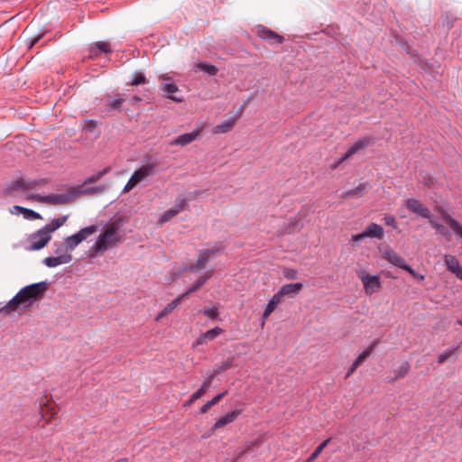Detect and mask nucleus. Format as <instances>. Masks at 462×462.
Returning <instances> with one entry per match:
<instances>
[{
    "instance_id": "nucleus-17",
    "label": "nucleus",
    "mask_w": 462,
    "mask_h": 462,
    "mask_svg": "<svg viewBox=\"0 0 462 462\" xmlns=\"http://www.w3.org/2000/svg\"><path fill=\"white\" fill-rule=\"evenodd\" d=\"M242 110H243V107H241L236 112V116L233 118H230L228 120H226V121L217 125L212 130L213 134H226V133L230 132L233 129L236 120L241 116Z\"/></svg>"
},
{
    "instance_id": "nucleus-18",
    "label": "nucleus",
    "mask_w": 462,
    "mask_h": 462,
    "mask_svg": "<svg viewBox=\"0 0 462 462\" xmlns=\"http://www.w3.org/2000/svg\"><path fill=\"white\" fill-rule=\"evenodd\" d=\"M200 134V131L199 129H195L194 131L190 133H186L183 134H180V136L176 137L172 141L170 142V145H180V146H185L193 141H195Z\"/></svg>"
},
{
    "instance_id": "nucleus-37",
    "label": "nucleus",
    "mask_w": 462,
    "mask_h": 462,
    "mask_svg": "<svg viewBox=\"0 0 462 462\" xmlns=\"http://www.w3.org/2000/svg\"><path fill=\"white\" fill-rule=\"evenodd\" d=\"M200 70L208 73L210 76H214L217 73V69L216 66L207 63H200L199 65Z\"/></svg>"
},
{
    "instance_id": "nucleus-3",
    "label": "nucleus",
    "mask_w": 462,
    "mask_h": 462,
    "mask_svg": "<svg viewBox=\"0 0 462 462\" xmlns=\"http://www.w3.org/2000/svg\"><path fill=\"white\" fill-rule=\"evenodd\" d=\"M403 207H406L412 213L417 214L418 216L427 218L430 224L434 227L437 232L446 237L449 238L451 234L449 230L445 227L443 225L439 224L435 217L431 215V212L428 207H426L422 202L416 199H405L402 203Z\"/></svg>"
},
{
    "instance_id": "nucleus-58",
    "label": "nucleus",
    "mask_w": 462,
    "mask_h": 462,
    "mask_svg": "<svg viewBox=\"0 0 462 462\" xmlns=\"http://www.w3.org/2000/svg\"><path fill=\"white\" fill-rule=\"evenodd\" d=\"M357 189H356V190H354V191L349 192L348 194L355 195V194H356Z\"/></svg>"
},
{
    "instance_id": "nucleus-25",
    "label": "nucleus",
    "mask_w": 462,
    "mask_h": 462,
    "mask_svg": "<svg viewBox=\"0 0 462 462\" xmlns=\"http://www.w3.org/2000/svg\"><path fill=\"white\" fill-rule=\"evenodd\" d=\"M258 34L261 38L264 40L273 41L275 43H282L283 42V37L275 33L274 32L267 29L263 26H259Z\"/></svg>"
},
{
    "instance_id": "nucleus-16",
    "label": "nucleus",
    "mask_w": 462,
    "mask_h": 462,
    "mask_svg": "<svg viewBox=\"0 0 462 462\" xmlns=\"http://www.w3.org/2000/svg\"><path fill=\"white\" fill-rule=\"evenodd\" d=\"M42 183V180H26V179H19L14 181H12L8 187V190L16 191V190H29L33 189L37 186Z\"/></svg>"
},
{
    "instance_id": "nucleus-47",
    "label": "nucleus",
    "mask_w": 462,
    "mask_h": 462,
    "mask_svg": "<svg viewBox=\"0 0 462 462\" xmlns=\"http://www.w3.org/2000/svg\"><path fill=\"white\" fill-rule=\"evenodd\" d=\"M231 367V362L227 361L223 363L221 365L217 366L214 372L217 373V375Z\"/></svg>"
},
{
    "instance_id": "nucleus-8",
    "label": "nucleus",
    "mask_w": 462,
    "mask_h": 462,
    "mask_svg": "<svg viewBox=\"0 0 462 462\" xmlns=\"http://www.w3.org/2000/svg\"><path fill=\"white\" fill-rule=\"evenodd\" d=\"M51 238V234L46 229V227H42L30 236L29 249L31 251L41 250L50 242Z\"/></svg>"
},
{
    "instance_id": "nucleus-31",
    "label": "nucleus",
    "mask_w": 462,
    "mask_h": 462,
    "mask_svg": "<svg viewBox=\"0 0 462 462\" xmlns=\"http://www.w3.org/2000/svg\"><path fill=\"white\" fill-rule=\"evenodd\" d=\"M97 231V226L96 225H90L88 226H86L84 228H81L79 231H78L76 234L80 238V241H85L88 237L92 236Z\"/></svg>"
},
{
    "instance_id": "nucleus-43",
    "label": "nucleus",
    "mask_w": 462,
    "mask_h": 462,
    "mask_svg": "<svg viewBox=\"0 0 462 462\" xmlns=\"http://www.w3.org/2000/svg\"><path fill=\"white\" fill-rule=\"evenodd\" d=\"M457 348L448 349L438 356V362L443 364L449 356L455 354Z\"/></svg>"
},
{
    "instance_id": "nucleus-48",
    "label": "nucleus",
    "mask_w": 462,
    "mask_h": 462,
    "mask_svg": "<svg viewBox=\"0 0 462 462\" xmlns=\"http://www.w3.org/2000/svg\"><path fill=\"white\" fill-rule=\"evenodd\" d=\"M97 121H94V120H90V119H86L84 121V128L88 130V131H93L96 126H97Z\"/></svg>"
},
{
    "instance_id": "nucleus-27",
    "label": "nucleus",
    "mask_w": 462,
    "mask_h": 462,
    "mask_svg": "<svg viewBox=\"0 0 462 462\" xmlns=\"http://www.w3.org/2000/svg\"><path fill=\"white\" fill-rule=\"evenodd\" d=\"M11 212L15 214L22 213L23 215V217L28 220L42 218V216L39 213L33 211L32 209H29L21 206H14Z\"/></svg>"
},
{
    "instance_id": "nucleus-42",
    "label": "nucleus",
    "mask_w": 462,
    "mask_h": 462,
    "mask_svg": "<svg viewBox=\"0 0 462 462\" xmlns=\"http://www.w3.org/2000/svg\"><path fill=\"white\" fill-rule=\"evenodd\" d=\"M182 300L178 296L175 298L171 303H169L163 310L168 313L171 314L181 302Z\"/></svg>"
},
{
    "instance_id": "nucleus-26",
    "label": "nucleus",
    "mask_w": 462,
    "mask_h": 462,
    "mask_svg": "<svg viewBox=\"0 0 462 462\" xmlns=\"http://www.w3.org/2000/svg\"><path fill=\"white\" fill-rule=\"evenodd\" d=\"M282 302L281 298L276 293L272 297V299L267 303L263 314V321L262 327L265 324V319L275 310L278 304Z\"/></svg>"
},
{
    "instance_id": "nucleus-40",
    "label": "nucleus",
    "mask_w": 462,
    "mask_h": 462,
    "mask_svg": "<svg viewBox=\"0 0 462 462\" xmlns=\"http://www.w3.org/2000/svg\"><path fill=\"white\" fill-rule=\"evenodd\" d=\"M204 394L203 390L198 389L196 392L192 393L190 398L184 402V406H190L195 401L199 400Z\"/></svg>"
},
{
    "instance_id": "nucleus-11",
    "label": "nucleus",
    "mask_w": 462,
    "mask_h": 462,
    "mask_svg": "<svg viewBox=\"0 0 462 462\" xmlns=\"http://www.w3.org/2000/svg\"><path fill=\"white\" fill-rule=\"evenodd\" d=\"M187 201L186 199L181 197L178 199L177 204L171 208L166 210L164 213L161 214L158 217V224L160 226L164 223L170 221L174 217H176L179 213H180L184 208L186 207Z\"/></svg>"
},
{
    "instance_id": "nucleus-12",
    "label": "nucleus",
    "mask_w": 462,
    "mask_h": 462,
    "mask_svg": "<svg viewBox=\"0 0 462 462\" xmlns=\"http://www.w3.org/2000/svg\"><path fill=\"white\" fill-rule=\"evenodd\" d=\"M160 79L163 81H166V82H163L161 84L160 90L162 92L165 93L170 99H171L177 103L182 102L183 101L182 97H177L174 95L176 92L179 91V88L175 83L169 82L171 78L168 77L167 75H162L160 77Z\"/></svg>"
},
{
    "instance_id": "nucleus-52",
    "label": "nucleus",
    "mask_w": 462,
    "mask_h": 462,
    "mask_svg": "<svg viewBox=\"0 0 462 462\" xmlns=\"http://www.w3.org/2000/svg\"><path fill=\"white\" fill-rule=\"evenodd\" d=\"M169 314L164 310H162L161 312L158 313V315L155 317V320L156 321H159L161 320L162 319H163L164 317L168 316Z\"/></svg>"
},
{
    "instance_id": "nucleus-59",
    "label": "nucleus",
    "mask_w": 462,
    "mask_h": 462,
    "mask_svg": "<svg viewBox=\"0 0 462 462\" xmlns=\"http://www.w3.org/2000/svg\"><path fill=\"white\" fill-rule=\"evenodd\" d=\"M457 323L462 326V319L457 320Z\"/></svg>"
},
{
    "instance_id": "nucleus-20",
    "label": "nucleus",
    "mask_w": 462,
    "mask_h": 462,
    "mask_svg": "<svg viewBox=\"0 0 462 462\" xmlns=\"http://www.w3.org/2000/svg\"><path fill=\"white\" fill-rule=\"evenodd\" d=\"M213 270L208 271L204 275L200 276L185 292L179 295L181 300L188 298L192 292L199 290L213 274Z\"/></svg>"
},
{
    "instance_id": "nucleus-1",
    "label": "nucleus",
    "mask_w": 462,
    "mask_h": 462,
    "mask_svg": "<svg viewBox=\"0 0 462 462\" xmlns=\"http://www.w3.org/2000/svg\"><path fill=\"white\" fill-rule=\"evenodd\" d=\"M47 290L48 282L46 281L24 286L6 303V305L2 308L1 310L5 313H10L15 311L21 305H31L34 301L41 300Z\"/></svg>"
},
{
    "instance_id": "nucleus-38",
    "label": "nucleus",
    "mask_w": 462,
    "mask_h": 462,
    "mask_svg": "<svg viewBox=\"0 0 462 462\" xmlns=\"http://www.w3.org/2000/svg\"><path fill=\"white\" fill-rule=\"evenodd\" d=\"M146 82V78L143 73L135 72L134 74V79L131 81L130 85L138 86L140 84H144Z\"/></svg>"
},
{
    "instance_id": "nucleus-6",
    "label": "nucleus",
    "mask_w": 462,
    "mask_h": 462,
    "mask_svg": "<svg viewBox=\"0 0 462 462\" xmlns=\"http://www.w3.org/2000/svg\"><path fill=\"white\" fill-rule=\"evenodd\" d=\"M154 164H146L140 167L128 180L123 191L126 193L132 190L138 183L145 180L147 177L152 176L154 173Z\"/></svg>"
},
{
    "instance_id": "nucleus-14",
    "label": "nucleus",
    "mask_w": 462,
    "mask_h": 462,
    "mask_svg": "<svg viewBox=\"0 0 462 462\" xmlns=\"http://www.w3.org/2000/svg\"><path fill=\"white\" fill-rule=\"evenodd\" d=\"M372 143V139L370 137H362L358 139L349 149L344 153L341 158L337 162L336 166L341 164L347 159H349L352 155L356 154L358 151L367 147Z\"/></svg>"
},
{
    "instance_id": "nucleus-32",
    "label": "nucleus",
    "mask_w": 462,
    "mask_h": 462,
    "mask_svg": "<svg viewBox=\"0 0 462 462\" xmlns=\"http://www.w3.org/2000/svg\"><path fill=\"white\" fill-rule=\"evenodd\" d=\"M68 217L64 216L58 218H53L51 223L45 225L43 227H46V229L51 234L52 232L56 231L58 228H60L61 226L64 225L66 222Z\"/></svg>"
},
{
    "instance_id": "nucleus-7",
    "label": "nucleus",
    "mask_w": 462,
    "mask_h": 462,
    "mask_svg": "<svg viewBox=\"0 0 462 462\" xmlns=\"http://www.w3.org/2000/svg\"><path fill=\"white\" fill-rule=\"evenodd\" d=\"M222 249L223 246L221 245L216 244L211 248L200 250L196 263L191 264L189 267V270L190 272H196L197 270L201 269L209 259L215 257L216 254L219 253Z\"/></svg>"
},
{
    "instance_id": "nucleus-10",
    "label": "nucleus",
    "mask_w": 462,
    "mask_h": 462,
    "mask_svg": "<svg viewBox=\"0 0 462 462\" xmlns=\"http://www.w3.org/2000/svg\"><path fill=\"white\" fill-rule=\"evenodd\" d=\"M109 171H110V167H106V168L103 169L102 171H100L93 174L89 178H88L85 180V182L83 183V185L81 186V189L79 190V193H82V194H92V193H97V192L104 191L105 190V187L104 186H97V187H94V188H88L87 185L88 183H92V182L97 181L105 174L108 173Z\"/></svg>"
},
{
    "instance_id": "nucleus-28",
    "label": "nucleus",
    "mask_w": 462,
    "mask_h": 462,
    "mask_svg": "<svg viewBox=\"0 0 462 462\" xmlns=\"http://www.w3.org/2000/svg\"><path fill=\"white\" fill-rule=\"evenodd\" d=\"M379 340H374L367 348H365L353 362L357 367L370 356L374 348L378 345Z\"/></svg>"
},
{
    "instance_id": "nucleus-53",
    "label": "nucleus",
    "mask_w": 462,
    "mask_h": 462,
    "mask_svg": "<svg viewBox=\"0 0 462 462\" xmlns=\"http://www.w3.org/2000/svg\"><path fill=\"white\" fill-rule=\"evenodd\" d=\"M357 366L355 365V364L353 363L350 367L348 368L347 372H346V376L348 377L350 376L356 370Z\"/></svg>"
},
{
    "instance_id": "nucleus-33",
    "label": "nucleus",
    "mask_w": 462,
    "mask_h": 462,
    "mask_svg": "<svg viewBox=\"0 0 462 462\" xmlns=\"http://www.w3.org/2000/svg\"><path fill=\"white\" fill-rule=\"evenodd\" d=\"M63 243L66 245L69 250L72 252L82 242L80 241V238L78 236V235L75 233L69 236H67Z\"/></svg>"
},
{
    "instance_id": "nucleus-21",
    "label": "nucleus",
    "mask_w": 462,
    "mask_h": 462,
    "mask_svg": "<svg viewBox=\"0 0 462 462\" xmlns=\"http://www.w3.org/2000/svg\"><path fill=\"white\" fill-rule=\"evenodd\" d=\"M383 258L386 259L393 265L398 266L402 269H405V266H408V263L405 262L404 258L401 256L398 253H395L392 250H387L383 253Z\"/></svg>"
},
{
    "instance_id": "nucleus-34",
    "label": "nucleus",
    "mask_w": 462,
    "mask_h": 462,
    "mask_svg": "<svg viewBox=\"0 0 462 462\" xmlns=\"http://www.w3.org/2000/svg\"><path fill=\"white\" fill-rule=\"evenodd\" d=\"M226 391L216 395L210 401L207 402L200 409L201 413L207 412L213 405L217 404L226 394Z\"/></svg>"
},
{
    "instance_id": "nucleus-13",
    "label": "nucleus",
    "mask_w": 462,
    "mask_h": 462,
    "mask_svg": "<svg viewBox=\"0 0 462 462\" xmlns=\"http://www.w3.org/2000/svg\"><path fill=\"white\" fill-rule=\"evenodd\" d=\"M383 236V228L375 223H371L363 233L352 236V240L361 241L365 237H375L382 239Z\"/></svg>"
},
{
    "instance_id": "nucleus-4",
    "label": "nucleus",
    "mask_w": 462,
    "mask_h": 462,
    "mask_svg": "<svg viewBox=\"0 0 462 462\" xmlns=\"http://www.w3.org/2000/svg\"><path fill=\"white\" fill-rule=\"evenodd\" d=\"M54 255L43 259L42 263L49 268H55L60 265L69 263L73 257L71 252L63 242L53 244Z\"/></svg>"
},
{
    "instance_id": "nucleus-29",
    "label": "nucleus",
    "mask_w": 462,
    "mask_h": 462,
    "mask_svg": "<svg viewBox=\"0 0 462 462\" xmlns=\"http://www.w3.org/2000/svg\"><path fill=\"white\" fill-rule=\"evenodd\" d=\"M444 261L445 264L447 266V269L451 272L452 273H455L456 271L461 267L457 258L451 254H445L444 255Z\"/></svg>"
},
{
    "instance_id": "nucleus-2",
    "label": "nucleus",
    "mask_w": 462,
    "mask_h": 462,
    "mask_svg": "<svg viewBox=\"0 0 462 462\" xmlns=\"http://www.w3.org/2000/svg\"><path fill=\"white\" fill-rule=\"evenodd\" d=\"M122 237V223L120 220H115L108 224L105 230L97 236L96 243L91 247V251L96 254H103L116 245Z\"/></svg>"
},
{
    "instance_id": "nucleus-39",
    "label": "nucleus",
    "mask_w": 462,
    "mask_h": 462,
    "mask_svg": "<svg viewBox=\"0 0 462 462\" xmlns=\"http://www.w3.org/2000/svg\"><path fill=\"white\" fill-rule=\"evenodd\" d=\"M202 312L208 317L209 319H216L218 317V310L217 307L213 306L210 308H206L202 310Z\"/></svg>"
},
{
    "instance_id": "nucleus-56",
    "label": "nucleus",
    "mask_w": 462,
    "mask_h": 462,
    "mask_svg": "<svg viewBox=\"0 0 462 462\" xmlns=\"http://www.w3.org/2000/svg\"><path fill=\"white\" fill-rule=\"evenodd\" d=\"M128 459L127 458H121V459H118L117 461L116 462H127Z\"/></svg>"
},
{
    "instance_id": "nucleus-51",
    "label": "nucleus",
    "mask_w": 462,
    "mask_h": 462,
    "mask_svg": "<svg viewBox=\"0 0 462 462\" xmlns=\"http://www.w3.org/2000/svg\"><path fill=\"white\" fill-rule=\"evenodd\" d=\"M50 411V416L51 418H54V415H55V412H53L50 408H45V409H42V411H41V418L42 419H44L45 415L47 412Z\"/></svg>"
},
{
    "instance_id": "nucleus-45",
    "label": "nucleus",
    "mask_w": 462,
    "mask_h": 462,
    "mask_svg": "<svg viewBox=\"0 0 462 462\" xmlns=\"http://www.w3.org/2000/svg\"><path fill=\"white\" fill-rule=\"evenodd\" d=\"M125 101V98L122 97H119L117 98H115L113 100H111L107 106L111 108V109H117L120 107V106L124 103Z\"/></svg>"
},
{
    "instance_id": "nucleus-44",
    "label": "nucleus",
    "mask_w": 462,
    "mask_h": 462,
    "mask_svg": "<svg viewBox=\"0 0 462 462\" xmlns=\"http://www.w3.org/2000/svg\"><path fill=\"white\" fill-rule=\"evenodd\" d=\"M97 47L98 49L99 53L100 52L108 53L111 51L110 44L106 42H97Z\"/></svg>"
},
{
    "instance_id": "nucleus-50",
    "label": "nucleus",
    "mask_w": 462,
    "mask_h": 462,
    "mask_svg": "<svg viewBox=\"0 0 462 462\" xmlns=\"http://www.w3.org/2000/svg\"><path fill=\"white\" fill-rule=\"evenodd\" d=\"M88 51H89L88 56L90 58H95L99 54L98 49L97 47V42L95 43V45H93L89 48Z\"/></svg>"
},
{
    "instance_id": "nucleus-9",
    "label": "nucleus",
    "mask_w": 462,
    "mask_h": 462,
    "mask_svg": "<svg viewBox=\"0 0 462 462\" xmlns=\"http://www.w3.org/2000/svg\"><path fill=\"white\" fill-rule=\"evenodd\" d=\"M358 277L364 284L365 293L368 295L378 291L382 287L381 281L377 275H371L365 272H360Z\"/></svg>"
},
{
    "instance_id": "nucleus-5",
    "label": "nucleus",
    "mask_w": 462,
    "mask_h": 462,
    "mask_svg": "<svg viewBox=\"0 0 462 462\" xmlns=\"http://www.w3.org/2000/svg\"><path fill=\"white\" fill-rule=\"evenodd\" d=\"M76 197L77 192L75 191H69L60 194H50L47 196H42L40 194L30 195V199H32L41 203H47L50 205H65L75 199Z\"/></svg>"
},
{
    "instance_id": "nucleus-19",
    "label": "nucleus",
    "mask_w": 462,
    "mask_h": 462,
    "mask_svg": "<svg viewBox=\"0 0 462 462\" xmlns=\"http://www.w3.org/2000/svg\"><path fill=\"white\" fill-rule=\"evenodd\" d=\"M302 288L303 284L300 282L286 284L281 287L280 290L276 292V294L279 295L281 300H282V298L285 296L294 297L295 295L300 293Z\"/></svg>"
},
{
    "instance_id": "nucleus-22",
    "label": "nucleus",
    "mask_w": 462,
    "mask_h": 462,
    "mask_svg": "<svg viewBox=\"0 0 462 462\" xmlns=\"http://www.w3.org/2000/svg\"><path fill=\"white\" fill-rule=\"evenodd\" d=\"M241 412H242L241 410H235V411H232L230 412L225 414L223 417H221L220 419H218L216 421V423L214 424V426L212 428V431L233 422L237 418V416L241 414Z\"/></svg>"
},
{
    "instance_id": "nucleus-57",
    "label": "nucleus",
    "mask_w": 462,
    "mask_h": 462,
    "mask_svg": "<svg viewBox=\"0 0 462 462\" xmlns=\"http://www.w3.org/2000/svg\"><path fill=\"white\" fill-rule=\"evenodd\" d=\"M140 100H141V99H140V97H136V96H135V97H133V101H136V102H137V101H140Z\"/></svg>"
},
{
    "instance_id": "nucleus-15",
    "label": "nucleus",
    "mask_w": 462,
    "mask_h": 462,
    "mask_svg": "<svg viewBox=\"0 0 462 462\" xmlns=\"http://www.w3.org/2000/svg\"><path fill=\"white\" fill-rule=\"evenodd\" d=\"M372 143V139L370 137H362L358 139L349 149L344 153L341 158L337 162L336 166L341 164L347 159H349L352 155L356 154L358 151L367 147Z\"/></svg>"
},
{
    "instance_id": "nucleus-23",
    "label": "nucleus",
    "mask_w": 462,
    "mask_h": 462,
    "mask_svg": "<svg viewBox=\"0 0 462 462\" xmlns=\"http://www.w3.org/2000/svg\"><path fill=\"white\" fill-rule=\"evenodd\" d=\"M223 332V329L219 327H216L202 333L196 340V345H203L208 341H213L217 336Z\"/></svg>"
},
{
    "instance_id": "nucleus-49",
    "label": "nucleus",
    "mask_w": 462,
    "mask_h": 462,
    "mask_svg": "<svg viewBox=\"0 0 462 462\" xmlns=\"http://www.w3.org/2000/svg\"><path fill=\"white\" fill-rule=\"evenodd\" d=\"M297 271L294 269H286L284 272V276L287 279H294L296 277Z\"/></svg>"
},
{
    "instance_id": "nucleus-30",
    "label": "nucleus",
    "mask_w": 462,
    "mask_h": 462,
    "mask_svg": "<svg viewBox=\"0 0 462 462\" xmlns=\"http://www.w3.org/2000/svg\"><path fill=\"white\" fill-rule=\"evenodd\" d=\"M410 368H411V365H410L409 362H407V361L402 362V365L398 368H396L393 371V373L394 374L393 380L403 378L409 373Z\"/></svg>"
},
{
    "instance_id": "nucleus-41",
    "label": "nucleus",
    "mask_w": 462,
    "mask_h": 462,
    "mask_svg": "<svg viewBox=\"0 0 462 462\" xmlns=\"http://www.w3.org/2000/svg\"><path fill=\"white\" fill-rule=\"evenodd\" d=\"M383 221L386 226H389L393 229H396L398 227V224L396 222L395 217L390 214H385L383 216Z\"/></svg>"
},
{
    "instance_id": "nucleus-60",
    "label": "nucleus",
    "mask_w": 462,
    "mask_h": 462,
    "mask_svg": "<svg viewBox=\"0 0 462 462\" xmlns=\"http://www.w3.org/2000/svg\"><path fill=\"white\" fill-rule=\"evenodd\" d=\"M460 427L462 428V420H461V422H460Z\"/></svg>"
},
{
    "instance_id": "nucleus-35",
    "label": "nucleus",
    "mask_w": 462,
    "mask_h": 462,
    "mask_svg": "<svg viewBox=\"0 0 462 462\" xmlns=\"http://www.w3.org/2000/svg\"><path fill=\"white\" fill-rule=\"evenodd\" d=\"M331 439H328L324 440L320 445L317 447V448L312 452V454L310 456V457L304 461V462H313L319 455L324 450V448L328 446V444L330 442Z\"/></svg>"
},
{
    "instance_id": "nucleus-54",
    "label": "nucleus",
    "mask_w": 462,
    "mask_h": 462,
    "mask_svg": "<svg viewBox=\"0 0 462 462\" xmlns=\"http://www.w3.org/2000/svg\"><path fill=\"white\" fill-rule=\"evenodd\" d=\"M296 226H297V223L296 222H291L290 226L286 229V233H291L292 232L295 228H296Z\"/></svg>"
},
{
    "instance_id": "nucleus-46",
    "label": "nucleus",
    "mask_w": 462,
    "mask_h": 462,
    "mask_svg": "<svg viewBox=\"0 0 462 462\" xmlns=\"http://www.w3.org/2000/svg\"><path fill=\"white\" fill-rule=\"evenodd\" d=\"M404 270L411 273L413 277L419 279L420 281H423L425 279V276L423 274H420L417 272H415V270H413L409 264L408 266H405Z\"/></svg>"
},
{
    "instance_id": "nucleus-36",
    "label": "nucleus",
    "mask_w": 462,
    "mask_h": 462,
    "mask_svg": "<svg viewBox=\"0 0 462 462\" xmlns=\"http://www.w3.org/2000/svg\"><path fill=\"white\" fill-rule=\"evenodd\" d=\"M217 376V373L214 371L212 373L207 374V376L199 388V390H203V393H205L206 391L210 387L214 378Z\"/></svg>"
},
{
    "instance_id": "nucleus-24",
    "label": "nucleus",
    "mask_w": 462,
    "mask_h": 462,
    "mask_svg": "<svg viewBox=\"0 0 462 462\" xmlns=\"http://www.w3.org/2000/svg\"><path fill=\"white\" fill-rule=\"evenodd\" d=\"M442 220L456 234L457 238L462 240V225L448 214H444L442 216Z\"/></svg>"
},
{
    "instance_id": "nucleus-55",
    "label": "nucleus",
    "mask_w": 462,
    "mask_h": 462,
    "mask_svg": "<svg viewBox=\"0 0 462 462\" xmlns=\"http://www.w3.org/2000/svg\"><path fill=\"white\" fill-rule=\"evenodd\" d=\"M454 274L462 281V266L458 268Z\"/></svg>"
}]
</instances>
